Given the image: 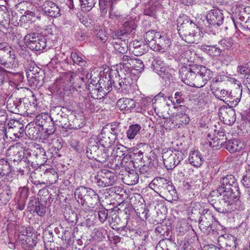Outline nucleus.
I'll return each mask as SVG.
<instances>
[{
    "mask_svg": "<svg viewBox=\"0 0 250 250\" xmlns=\"http://www.w3.org/2000/svg\"><path fill=\"white\" fill-rule=\"evenodd\" d=\"M219 87H217L216 89H211L216 98L223 101V102H229V103H231L232 104L234 105L238 104L240 101L242 95V90H241V92H240V96L238 97H237L231 101L230 100H227V101H226L228 94V91L224 89L219 90Z\"/></svg>",
    "mask_w": 250,
    "mask_h": 250,
    "instance_id": "nucleus-22",
    "label": "nucleus"
},
{
    "mask_svg": "<svg viewBox=\"0 0 250 250\" xmlns=\"http://www.w3.org/2000/svg\"><path fill=\"white\" fill-rule=\"evenodd\" d=\"M145 47V45L140 46L138 48L133 49L132 51L136 56H141L146 52Z\"/></svg>",
    "mask_w": 250,
    "mask_h": 250,
    "instance_id": "nucleus-61",
    "label": "nucleus"
},
{
    "mask_svg": "<svg viewBox=\"0 0 250 250\" xmlns=\"http://www.w3.org/2000/svg\"><path fill=\"white\" fill-rule=\"evenodd\" d=\"M43 178L46 179L47 183L49 184L55 183L58 179V175L57 172L53 169H47L44 172L43 174L42 175Z\"/></svg>",
    "mask_w": 250,
    "mask_h": 250,
    "instance_id": "nucleus-32",
    "label": "nucleus"
},
{
    "mask_svg": "<svg viewBox=\"0 0 250 250\" xmlns=\"http://www.w3.org/2000/svg\"><path fill=\"white\" fill-rule=\"evenodd\" d=\"M153 70L166 83L170 82L172 79L171 74L169 73V68L165 65V63L161 60H155L153 63Z\"/></svg>",
    "mask_w": 250,
    "mask_h": 250,
    "instance_id": "nucleus-12",
    "label": "nucleus"
},
{
    "mask_svg": "<svg viewBox=\"0 0 250 250\" xmlns=\"http://www.w3.org/2000/svg\"><path fill=\"white\" fill-rule=\"evenodd\" d=\"M85 198V203L93 205L99 200V196L94 190L89 188Z\"/></svg>",
    "mask_w": 250,
    "mask_h": 250,
    "instance_id": "nucleus-40",
    "label": "nucleus"
},
{
    "mask_svg": "<svg viewBox=\"0 0 250 250\" xmlns=\"http://www.w3.org/2000/svg\"><path fill=\"white\" fill-rule=\"evenodd\" d=\"M95 34L97 37L104 42L106 41L107 39V34L104 30L102 28L97 29Z\"/></svg>",
    "mask_w": 250,
    "mask_h": 250,
    "instance_id": "nucleus-55",
    "label": "nucleus"
},
{
    "mask_svg": "<svg viewBox=\"0 0 250 250\" xmlns=\"http://www.w3.org/2000/svg\"><path fill=\"white\" fill-rule=\"evenodd\" d=\"M224 144V139H218L214 137L212 141H209V146L214 149H219Z\"/></svg>",
    "mask_w": 250,
    "mask_h": 250,
    "instance_id": "nucleus-48",
    "label": "nucleus"
},
{
    "mask_svg": "<svg viewBox=\"0 0 250 250\" xmlns=\"http://www.w3.org/2000/svg\"><path fill=\"white\" fill-rule=\"evenodd\" d=\"M51 120H52V116L44 113L37 115L35 119L37 125L40 126L42 128L47 127V124H51Z\"/></svg>",
    "mask_w": 250,
    "mask_h": 250,
    "instance_id": "nucleus-27",
    "label": "nucleus"
},
{
    "mask_svg": "<svg viewBox=\"0 0 250 250\" xmlns=\"http://www.w3.org/2000/svg\"><path fill=\"white\" fill-rule=\"evenodd\" d=\"M99 6L102 12L106 13L108 8H111L112 6V2L115 0H99Z\"/></svg>",
    "mask_w": 250,
    "mask_h": 250,
    "instance_id": "nucleus-47",
    "label": "nucleus"
},
{
    "mask_svg": "<svg viewBox=\"0 0 250 250\" xmlns=\"http://www.w3.org/2000/svg\"><path fill=\"white\" fill-rule=\"evenodd\" d=\"M97 154V155L95 160L101 163L105 162L109 156L106 148L102 147V146Z\"/></svg>",
    "mask_w": 250,
    "mask_h": 250,
    "instance_id": "nucleus-43",
    "label": "nucleus"
},
{
    "mask_svg": "<svg viewBox=\"0 0 250 250\" xmlns=\"http://www.w3.org/2000/svg\"><path fill=\"white\" fill-rule=\"evenodd\" d=\"M27 78L32 86H41L43 84L44 72L35 64L29 65L26 70Z\"/></svg>",
    "mask_w": 250,
    "mask_h": 250,
    "instance_id": "nucleus-8",
    "label": "nucleus"
},
{
    "mask_svg": "<svg viewBox=\"0 0 250 250\" xmlns=\"http://www.w3.org/2000/svg\"><path fill=\"white\" fill-rule=\"evenodd\" d=\"M181 150L165 148L163 150L162 158L164 164L167 169H172L185 157Z\"/></svg>",
    "mask_w": 250,
    "mask_h": 250,
    "instance_id": "nucleus-4",
    "label": "nucleus"
},
{
    "mask_svg": "<svg viewBox=\"0 0 250 250\" xmlns=\"http://www.w3.org/2000/svg\"><path fill=\"white\" fill-rule=\"evenodd\" d=\"M0 64L6 68L15 70L19 66L13 49L6 42L0 43Z\"/></svg>",
    "mask_w": 250,
    "mask_h": 250,
    "instance_id": "nucleus-3",
    "label": "nucleus"
},
{
    "mask_svg": "<svg viewBox=\"0 0 250 250\" xmlns=\"http://www.w3.org/2000/svg\"><path fill=\"white\" fill-rule=\"evenodd\" d=\"M202 49L209 55L215 57L220 56L222 52V50L216 45H205Z\"/></svg>",
    "mask_w": 250,
    "mask_h": 250,
    "instance_id": "nucleus-36",
    "label": "nucleus"
},
{
    "mask_svg": "<svg viewBox=\"0 0 250 250\" xmlns=\"http://www.w3.org/2000/svg\"><path fill=\"white\" fill-rule=\"evenodd\" d=\"M241 182L244 187L247 188L250 187V169L246 168Z\"/></svg>",
    "mask_w": 250,
    "mask_h": 250,
    "instance_id": "nucleus-51",
    "label": "nucleus"
},
{
    "mask_svg": "<svg viewBox=\"0 0 250 250\" xmlns=\"http://www.w3.org/2000/svg\"><path fill=\"white\" fill-rule=\"evenodd\" d=\"M171 45L170 40L165 34L157 32L154 46L152 49L164 52L167 51Z\"/></svg>",
    "mask_w": 250,
    "mask_h": 250,
    "instance_id": "nucleus-15",
    "label": "nucleus"
},
{
    "mask_svg": "<svg viewBox=\"0 0 250 250\" xmlns=\"http://www.w3.org/2000/svg\"><path fill=\"white\" fill-rule=\"evenodd\" d=\"M10 20V15L5 6L0 5V22L3 21H8Z\"/></svg>",
    "mask_w": 250,
    "mask_h": 250,
    "instance_id": "nucleus-46",
    "label": "nucleus"
},
{
    "mask_svg": "<svg viewBox=\"0 0 250 250\" xmlns=\"http://www.w3.org/2000/svg\"><path fill=\"white\" fill-rule=\"evenodd\" d=\"M213 75V73L210 69L204 66H200L195 73L191 86L198 88L203 87L212 78Z\"/></svg>",
    "mask_w": 250,
    "mask_h": 250,
    "instance_id": "nucleus-9",
    "label": "nucleus"
},
{
    "mask_svg": "<svg viewBox=\"0 0 250 250\" xmlns=\"http://www.w3.org/2000/svg\"><path fill=\"white\" fill-rule=\"evenodd\" d=\"M8 126V129H14V128L19 129V127L21 126V123L18 120L13 119L10 120Z\"/></svg>",
    "mask_w": 250,
    "mask_h": 250,
    "instance_id": "nucleus-62",
    "label": "nucleus"
},
{
    "mask_svg": "<svg viewBox=\"0 0 250 250\" xmlns=\"http://www.w3.org/2000/svg\"><path fill=\"white\" fill-rule=\"evenodd\" d=\"M177 22L178 34L183 40L188 43H198L201 41L202 31L187 16L179 17Z\"/></svg>",
    "mask_w": 250,
    "mask_h": 250,
    "instance_id": "nucleus-1",
    "label": "nucleus"
},
{
    "mask_svg": "<svg viewBox=\"0 0 250 250\" xmlns=\"http://www.w3.org/2000/svg\"><path fill=\"white\" fill-rule=\"evenodd\" d=\"M148 212L149 210L148 209L143 208H141L140 210L138 211L137 213L140 218L144 219H147Z\"/></svg>",
    "mask_w": 250,
    "mask_h": 250,
    "instance_id": "nucleus-64",
    "label": "nucleus"
},
{
    "mask_svg": "<svg viewBox=\"0 0 250 250\" xmlns=\"http://www.w3.org/2000/svg\"><path fill=\"white\" fill-rule=\"evenodd\" d=\"M96 141L102 146V147L107 148L115 141V136L110 132L109 129L104 127L100 134L97 137Z\"/></svg>",
    "mask_w": 250,
    "mask_h": 250,
    "instance_id": "nucleus-13",
    "label": "nucleus"
},
{
    "mask_svg": "<svg viewBox=\"0 0 250 250\" xmlns=\"http://www.w3.org/2000/svg\"><path fill=\"white\" fill-rule=\"evenodd\" d=\"M19 129L14 128V129H5V136L8 138V136L9 137L14 141H16L18 137H17V131Z\"/></svg>",
    "mask_w": 250,
    "mask_h": 250,
    "instance_id": "nucleus-53",
    "label": "nucleus"
},
{
    "mask_svg": "<svg viewBox=\"0 0 250 250\" xmlns=\"http://www.w3.org/2000/svg\"><path fill=\"white\" fill-rule=\"evenodd\" d=\"M103 104V101L98 102L96 100L94 101H88L86 104L85 106L90 110L91 112H98L101 109V105Z\"/></svg>",
    "mask_w": 250,
    "mask_h": 250,
    "instance_id": "nucleus-39",
    "label": "nucleus"
},
{
    "mask_svg": "<svg viewBox=\"0 0 250 250\" xmlns=\"http://www.w3.org/2000/svg\"><path fill=\"white\" fill-rule=\"evenodd\" d=\"M157 33L154 31H149L146 33L144 37L145 42L151 49L154 46Z\"/></svg>",
    "mask_w": 250,
    "mask_h": 250,
    "instance_id": "nucleus-41",
    "label": "nucleus"
},
{
    "mask_svg": "<svg viewBox=\"0 0 250 250\" xmlns=\"http://www.w3.org/2000/svg\"><path fill=\"white\" fill-rule=\"evenodd\" d=\"M206 20L211 26H219L222 25L224 21L223 14L218 10L212 9L208 12L206 15Z\"/></svg>",
    "mask_w": 250,
    "mask_h": 250,
    "instance_id": "nucleus-16",
    "label": "nucleus"
},
{
    "mask_svg": "<svg viewBox=\"0 0 250 250\" xmlns=\"http://www.w3.org/2000/svg\"><path fill=\"white\" fill-rule=\"evenodd\" d=\"M223 203L222 207H219L217 203H213L212 206L215 209L222 213L231 212L235 210L244 209V206L239 200L238 190L237 191L225 190L222 192Z\"/></svg>",
    "mask_w": 250,
    "mask_h": 250,
    "instance_id": "nucleus-2",
    "label": "nucleus"
},
{
    "mask_svg": "<svg viewBox=\"0 0 250 250\" xmlns=\"http://www.w3.org/2000/svg\"><path fill=\"white\" fill-rule=\"evenodd\" d=\"M171 182L163 177L155 178L149 184V187L156 193L163 192L168 188Z\"/></svg>",
    "mask_w": 250,
    "mask_h": 250,
    "instance_id": "nucleus-18",
    "label": "nucleus"
},
{
    "mask_svg": "<svg viewBox=\"0 0 250 250\" xmlns=\"http://www.w3.org/2000/svg\"><path fill=\"white\" fill-rule=\"evenodd\" d=\"M6 106L8 110L13 113L21 114L23 111V103L21 99L9 98Z\"/></svg>",
    "mask_w": 250,
    "mask_h": 250,
    "instance_id": "nucleus-20",
    "label": "nucleus"
},
{
    "mask_svg": "<svg viewBox=\"0 0 250 250\" xmlns=\"http://www.w3.org/2000/svg\"><path fill=\"white\" fill-rule=\"evenodd\" d=\"M98 214L100 221L104 223L107 219L108 212L107 210L104 209H102L98 211Z\"/></svg>",
    "mask_w": 250,
    "mask_h": 250,
    "instance_id": "nucleus-60",
    "label": "nucleus"
},
{
    "mask_svg": "<svg viewBox=\"0 0 250 250\" xmlns=\"http://www.w3.org/2000/svg\"><path fill=\"white\" fill-rule=\"evenodd\" d=\"M116 176L110 170H100L94 176V183L100 188L112 186L116 182Z\"/></svg>",
    "mask_w": 250,
    "mask_h": 250,
    "instance_id": "nucleus-6",
    "label": "nucleus"
},
{
    "mask_svg": "<svg viewBox=\"0 0 250 250\" xmlns=\"http://www.w3.org/2000/svg\"><path fill=\"white\" fill-rule=\"evenodd\" d=\"M81 5L83 8H87V10H89L94 6L95 0H80Z\"/></svg>",
    "mask_w": 250,
    "mask_h": 250,
    "instance_id": "nucleus-56",
    "label": "nucleus"
},
{
    "mask_svg": "<svg viewBox=\"0 0 250 250\" xmlns=\"http://www.w3.org/2000/svg\"><path fill=\"white\" fill-rule=\"evenodd\" d=\"M24 40L28 47L35 51H40L46 46V40L37 33H33L25 36Z\"/></svg>",
    "mask_w": 250,
    "mask_h": 250,
    "instance_id": "nucleus-11",
    "label": "nucleus"
},
{
    "mask_svg": "<svg viewBox=\"0 0 250 250\" xmlns=\"http://www.w3.org/2000/svg\"><path fill=\"white\" fill-rule=\"evenodd\" d=\"M33 156L36 158V163L41 165L42 163L46 162L47 159L45 156V151L42 147L36 148L33 152Z\"/></svg>",
    "mask_w": 250,
    "mask_h": 250,
    "instance_id": "nucleus-33",
    "label": "nucleus"
},
{
    "mask_svg": "<svg viewBox=\"0 0 250 250\" xmlns=\"http://www.w3.org/2000/svg\"><path fill=\"white\" fill-rule=\"evenodd\" d=\"M163 193L165 194L167 200L169 202L176 201L178 199L177 192L174 187L172 185V183L169 186H168V188Z\"/></svg>",
    "mask_w": 250,
    "mask_h": 250,
    "instance_id": "nucleus-35",
    "label": "nucleus"
},
{
    "mask_svg": "<svg viewBox=\"0 0 250 250\" xmlns=\"http://www.w3.org/2000/svg\"><path fill=\"white\" fill-rule=\"evenodd\" d=\"M125 79L123 80L122 79H119L118 81L115 82L113 81V85L115 87V89L117 90H119L121 88L125 89V86L127 85L125 81Z\"/></svg>",
    "mask_w": 250,
    "mask_h": 250,
    "instance_id": "nucleus-57",
    "label": "nucleus"
},
{
    "mask_svg": "<svg viewBox=\"0 0 250 250\" xmlns=\"http://www.w3.org/2000/svg\"><path fill=\"white\" fill-rule=\"evenodd\" d=\"M179 72L181 80L186 84L191 86L197 71H193L190 67L183 66L180 68Z\"/></svg>",
    "mask_w": 250,
    "mask_h": 250,
    "instance_id": "nucleus-19",
    "label": "nucleus"
},
{
    "mask_svg": "<svg viewBox=\"0 0 250 250\" xmlns=\"http://www.w3.org/2000/svg\"><path fill=\"white\" fill-rule=\"evenodd\" d=\"M238 188L237 183L234 176L232 175H227L221 179L219 187L216 190L211 192V196H218V195L221 196L222 192L225 190L237 191L238 190Z\"/></svg>",
    "mask_w": 250,
    "mask_h": 250,
    "instance_id": "nucleus-7",
    "label": "nucleus"
},
{
    "mask_svg": "<svg viewBox=\"0 0 250 250\" xmlns=\"http://www.w3.org/2000/svg\"><path fill=\"white\" fill-rule=\"evenodd\" d=\"M37 173L36 172H32L29 178V180L35 185H41L42 184H44V182H41L39 180L37 179L36 176Z\"/></svg>",
    "mask_w": 250,
    "mask_h": 250,
    "instance_id": "nucleus-59",
    "label": "nucleus"
},
{
    "mask_svg": "<svg viewBox=\"0 0 250 250\" xmlns=\"http://www.w3.org/2000/svg\"><path fill=\"white\" fill-rule=\"evenodd\" d=\"M220 118L227 125H232L236 121L235 111L231 107H223L219 109Z\"/></svg>",
    "mask_w": 250,
    "mask_h": 250,
    "instance_id": "nucleus-17",
    "label": "nucleus"
},
{
    "mask_svg": "<svg viewBox=\"0 0 250 250\" xmlns=\"http://www.w3.org/2000/svg\"><path fill=\"white\" fill-rule=\"evenodd\" d=\"M244 144L237 139H232L229 141L226 145V149L231 153H233L242 149Z\"/></svg>",
    "mask_w": 250,
    "mask_h": 250,
    "instance_id": "nucleus-30",
    "label": "nucleus"
},
{
    "mask_svg": "<svg viewBox=\"0 0 250 250\" xmlns=\"http://www.w3.org/2000/svg\"><path fill=\"white\" fill-rule=\"evenodd\" d=\"M71 58L75 63L81 66H85L87 64L86 60L82 58V55L78 53L72 52Z\"/></svg>",
    "mask_w": 250,
    "mask_h": 250,
    "instance_id": "nucleus-44",
    "label": "nucleus"
},
{
    "mask_svg": "<svg viewBox=\"0 0 250 250\" xmlns=\"http://www.w3.org/2000/svg\"><path fill=\"white\" fill-rule=\"evenodd\" d=\"M123 29L118 31L116 36L118 37L122 36L126 34H129L134 30L136 27L135 22L133 21H126L123 24Z\"/></svg>",
    "mask_w": 250,
    "mask_h": 250,
    "instance_id": "nucleus-28",
    "label": "nucleus"
},
{
    "mask_svg": "<svg viewBox=\"0 0 250 250\" xmlns=\"http://www.w3.org/2000/svg\"><path fill=\"white\" fill-rule=\"evenodd\" d=\"M144 14L150 17H154L156 13V6L155 5H147L144 10Z\"/></svg>",
    "mask_w": 250,
    "mask_h": 250,
    "instance_id": "nucleus-54",
    "label": "nucleus"
},
{
    "mask_svg": "<svg viewBox=\"0 0 250 250\" xmlns=\"http://www.w3.org/2000/svg\"><path fill=\"white\" fill-rule=\"evenodd\" d=\"M35 210L37 214L40 216H43L46 213V207L40 202H36Z\"/></svg>",
    "mask_w": 250,
    "mask_h": 250,
    "instance_id": "nucleus-50",
    "label": "nucleus"
},
{
    "mask_svg": "<svg viewBox=\"0 0 250 250\" xmlns=\"http://www.w3.org/2000/svg\"><path fill=\"white\" fill-rule=\"evenodd\" d=\"M42 7L45 14L49 17L57 18L61 15L59 7L52 1H45Z\"/></svg>",
    "mask_w": 250,
    "mask_h": 250,
    "instance_id": "nucleus-21",
    "label": "nucleus"
},
{
    "mask_svg": "<svg viewBox=\"0 0 250 250\" xmlns=\"http://www.w3.org/2000/svg\"><path fill=\"white\" fill-rule=\"evenodd\" d=\"M89 188L80 186L77 188L75 190L74 194L76 199L80 200L81 203L83 205L85 202V198H86L87 194L89 190Z\"/></svg>",
    "mask_w": 250,
    "mask_h": 250,
    "instance_id": "nucleus-29",
    "label": "nucleus"
},
{
    "mask_svg": "<svg viewBox=\"0 0 250 250\" xmlns=\"http://www.w3.org/2000/svg\"><path fill=\"white\" fill-rule=\"evenodd\" d=\"M117 106L121 110L127 111L134 108L136 106V103L135 101L132 99L123 98L118 101Z\"/></svg>",
    "mask_w": 250,
    "mask_h": 250,
    "instance_id": "nucleus-26",
    "label": "nucleus"
},
{
    "mask_svg": "<svg viewBox=\"0 0 250 250\" xmlns=\"http://www.w3.org/2000/svg\"><path fill=\"white\" fill-rule=\"evenodd\" d=\"M177 112L173 114L171 118V125L170 127L179 128L181 126L187 125L190 119L187 114L188 108L184 105H179L177 107Z\"/></svg>",
    "mask_w": 250,
    "mask_h": 250,
    "instance_id": "nucleus-10",
    "label": "nucleus"
},
{
    "mask_svg": "<svg viewBox=\"0 0 250 250\" xmlns=\"http://www.w3.org/2000/svg\"><path fill=\"white\" fill-rule=\"evenodd\" d=\"M133 58V57H130L127 55H123L121 64L125 65L128 69H130L131 61H132Z\"/></svg>",
    "mask_w": 250,
    "mask_h": 250,
    "instance_id": "nucleus-58",
    "label": "nucleus"
},
{
    "mask_svg": "<svg viewBox=\"0 0 250 250\" xmlns=\"http://www.w3.org/2000/svg\"><path fill=\"white\" fill-rule=\"evenodd\" d=\"M51 124L47 125V127H44L43 129L46 130V133L47 135L53 134L56 130V124L54 120H51Z\"/></svg>",
    "mask_w": 250,
    "mask_h": 250,
    "instance_id": "nucleus-52",
    "label": "nucleus"
},
{
    "mask_svg": "<svg viewBox=\"0 0 250 250\" xmlns=\"http://www.w3.org/2000/svg\"><path fill=\"white\" fill-rule=\"evenodd\" d=\"M224 237L225 246L223 248L224 250H236V239L232 235L226 234Z\"/></svg>",
    "mask_w": 250,
    "mask_h": 250,
    "instance_id": "nucleus-34",
    "label": "nucleus"
},
{
    "mask_svg": "<svg viewBox=\"0 0 250 250\" xmlns=\"http://www.w3.org/2000/svg\"><path fill=\"white\" fill-rule=\"evenodd\" d=\"M97 141L94 138L91 139L87 147L86 154L87 157L90 159H95L97 155V153L101 148Z\"/></svg>",
    "mask_w": 250,
    "mask_h": 250,
    "instance_id": "nucleus-25",
    "label": "nucleus"
},
{
    "mask_svg": "<svg viewBox=\"0 0 250 250\" xmlns=\"http://www.w3.org/2000/svg\"><path fill=\"white\" fill-rule=\"evenodd\" d=\"M215 138H217L218 139H224L225 143H226L227 137L225 132V131L223 129L220 128L218 130L216 135L214 137Z\"/></svg>",
    "mask_w": 250,
    "mask_h": 250,
    "instance_id": "nucleus-63",
    "label": "nucleus"
},
{
    "mask_svg": "<svg viewBox=\"0 0 250 250\" xmlns=\"http://www.w3.org/2000/svg\"><path fill=\"white\" fill-rule=\"evenodd\" d=\"M65 108L61 106H55L52 108L50 111V115L52 116V120H54L55 124L59 127H62L65 129L73 128L77 129L81 128L80 125H74L73 126L68 124V116L64 114Z\"/></svg>",
    "mask_w": 250,
    "mask_h": 250,
    "instance_id": "nucleus-5",
    "label": "nucleus"
},
{
    "mask_svg": "<svg viewBox=\"0 0 250 250\" xmlns=\"http://www.w3.org/2000/svg\"><path fill=\"white\" fill-rule=\"evenodd\" d=\"M141 128V126L138 124H134L130 125L126 133L127 138L129 140L134 139L139 132Z\"/></svg>",
    "mask_w": 250,
    "mask_h": 250,
    "instance_id": "nucleus-38",
    "label": "nucleus"
},
{
    "mask_svg": "<svg viewBox=\"0 0 250 250\" xmlns=\"http://www.w3.org/2000/svg\"><path fill=\"white\" fill-rule=\"evenodd\" d=\"M203 213L200 217L199 227L201 231L208 233L213 230L212 224L214 217L207 210H204Z\"/></svg>",
    "mask_w": 250,
    "mask_h": 250,
    "instance_id": "nucleus-14",
    "label": "nucleus"
},
{
    "mask_svg": "<svg viewBox=\"0 0 250 250\" xmlns=\"http://www.w3.org/2000/svg\"><path fill=\"white\" fill-rule=\"evenodd\" d=\"M115 50L119 53L125 54L127 52V46L125 42L118 40V42H113Z\"/></svg>",
    "mask_w": 250,
    "mask_h": 250,
    "instance_id": "nucleus-42",
    "label": "nucleus"
},
{
    "mask_svg": "<svg viewBox=\"0 0 250 250\" xmlns=\"http://www.w3.org/2000/svg\"><path fill=\"white\" fill-rule=\"evenodd\" d=\"M229 77L225 74H220L216 77L213 79L211 82L210 89H216L217 87L219 86V84L220 82L224 81H227L229 80Z\"/></svg>",
    "mask_w": 250,
    "mask_h": 250,
    "instance_id": "nucleus-37",
    "label": "nucleus"
},
{
    "mask_svg": "<svg viewBox=\"0 0 250 250\" xmlns=\"http://www.w3.org/2000/svg\"><path fill=\"white\" fill-rule=\"evenodd\" d=\"M122 179L125 184L132 186L138 182L139 177L137 173L132 170V172H127V173L125 174Z\"/></svg>",
    "mask_w": 250,
    "mask_h": 250,
    "instance_id": "nucleus-31",
    "label": "nucleus"
},
{
    "mask_svg": "<svg viewBox=\"0 0 250 250\" xmlns=\"http://www.w3.org/2000/svg\"><path fill=\"white\" fill-rule=\"evenodd\" d=\"M131 68L134 70H136L137 71L140 72L144 70V65L141 60L137 58L133 57L132 61H131L130 68Z\"/></svg>",
    "mask_w": 250,
    "mask_h": 250,
    "instance_id": "nucleus-45",
    "label": "nucleus"
},
{
    "mask_svg": "<svg viewBox=\"0 0 250 250\" xmlns=\"http://www.w3.org/2000/svg\"><path fill=\"white\" fill-rule=\"evenodd\" d=\"M26 131L29 137L33 140L39 137L40 130L37 126L29 127Z\"/></svg>",
    "mask_w": 250,
    "mask_h": 250,
    "instance_id": "nucleus-49",
    "label": "nucleus"
},
{
    "mask_svg": "<svg viewBox=\"0 0 250 250\" xmlns=\"http://www.w3.org/2000/svg\"><path fill=\"white\" fill-rule=\"evenodd\" d=\"M100 85L101 83L99 84L97 83L95 86L93 84L92 86L89 85L88 87V90L91 97L95 100L101 99L107 94V92Z\"/></svg>",
    "mask_w": 250,
    "mask_h": 250,
    "instance_id": "nucleus-24",
    "label": "nucleus"
},
{
    "mask_svg": "<svg viewBox=\"0 0 250 250\" xmlns=\"http://www.w3.org/2000/svg\"><path fill=\"white\" fill-rule=\"evenodd\" d=\"M188 160L190 165L196 167L201 166L204 161L203 155L198 150L191 151Z\"/></svg>",
    "mask_w": 250,
    "mask_h": 250,
    "instance_id": "nucleus-23",
    "label": "nucleus"
}]
</instances>
